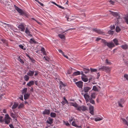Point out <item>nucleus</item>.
<instances>
[{"mask_svg":"<svg viewBox=\"0 0 128 128\" xmlns=\"http://www.w3.org/2000/svg\"><path fill=\"white\" fill-rule=\"evenodd\" d=\"M121 47L123 49L126 50L128 49V46L127 44H125L124 45H123L121 46Z\"/></svg>","mask_w":128,"mask_h":128,"instance_id":"b1692460","label":"nucleus"},{"mask_svg":"<svg viewBox=\"0 0 128 128\" xmlns=\"http://www.w3.org/2000/svg\"><path fill=\"white\" fill-rule=\"evenodd\" d=\"M103 118H100L99 117H98L95 118L94 120L95 121L97 122L102 120H103Z\"/></svg>","mask_w":128,"mask_h":128,"instance_id":"5701e85b","label":"nucleus"},{"mask_svg":"<svg viewBox=\"0 0 128 128\" xmlns=\"http://www.w3.org/2000/svg\"><path fill=\"white\" fill-rule=\"evenodd\" d=\"M75 28H70V29H68V30H65L64 32H62L64 33L65 32H67L69 30H75Z\"/></svg>","mask_w":128,"mask_h":128,"instance_id":"5fc2aeb1","label":"nucleus"},{"mask_svg":"<svg viewBox=\"0 0 128 128\" xmlns=\"http://www.w3.org/2000/svg\"><path fill=\"white\" fill-rule=\"evenodd\" d=\"M112 14L113 15L116 16V17H117V16H118V17H119V16H118V14L116 12H113L112 13Z\"/></svg>","mask_w":128,"mask_h":128,"instance_id":"a18cd8bd","label":"nucleus"},{"mask_svg":"<svg viewBox=\"0 0 128 128\" xmlns=\"http://www.w3.org/2000/svg\"><path fill=\"white\" fill-rule=\"evenodd\" d=\"M24 80L26 81H27L29 79V77L27 75H26L24 77Z\"/></svg>","mask_w":128,"mask_h":128,"instance_id":"7c9ffc66","label":"nucleus"},{"mask_svg":"<svg viewBox=\"0 0 128 128\" xmlns=\"http://www.w3.org/2000/svg\"><path fill=\"white\" fill-rule=\"evenodd\" d=\"M125 22L128 24V14H127L125 17H124Z\"/></svg>","mask_w":128,"mask_h":128,"instance_id":"dca6fc26","label":"nucleus"},{"mask_svg":"<svg viewBox=\"0 0 128 128\" xmlns=\"http://www.w3.org/2000/svg\"><path fill=\"white\" fill-rule=\"evenodd\" d=\"M81 78L82 80L85 82H86L88 80V79L87 78L84 77L83 76H82Z\"/></svg>","mask_w":128,"mask_h":128,"instance_id":"a878e982","label":"nucleus"},{"mask_svg":"<svg viewBox=\"0 0 128 128\" xmlns=\"http://www.w3.org/2000/svg\"><path fill=\"white\" fill-rule=\"evenodd\" d=\"M10 116L14 118H16V116L14 114L13 112H10Z\"/></svg>","mask_w":128,"mask_h":128,"instance_id":"2f4dec72","label":"nucleus"},{"mask_svg":"<svg viewBox=\"0 0 128 128\" xmlns=\"http://www.w3.org/2000/svg\"><path fill=\"white\" fill-rule=\"evenodd\" d=\"M91 88L88 87H84L83 90L85 92H87L90 90Z\"/></svg>","mask_w":128,"mask_h":128,"instance_id":"9b49d317","label":"nucleus"},{"mask_svg":"<svg viewBox=\"0 0 128 128\" xmlns=\"http://www.w3.org/2000/svg\"><path fill=\"white\" fill-rule=\"evenodd\" d=\"M80 72L79 71H77L73 73V76H76L78 75H79L80 74Z\"/></svg>","mask_w":128,"mask_h":128,"instance_id":"4be33fe9","label":"nucleus"},{"mask_svg":"<svg viewBox=\"0 0 128 128\" xmlns=\"http://www.w3.org/2000/svg\"><path fill=\"white\" fill-rule=\"evenodd\" d=\"M98 70L108 72L110 71V68L108 66H103L98 68Z\"/></svg>","mask_w":128,"mask_h":128,"instance_id":"7ed1b4c3","label":"nucleus"},{"mask_svg":"<svg viewBox=\"0 0 128 128\" xmlns=\"http://www.w3.org/2000/svg\"><path fill=\"white\" fill-rule=\"evenodd\" d=\"M89 105V110H90V113L92 115H94V107L92 106L91 104H90L88 103L87 105Z\"/></svg>","mask_w":128,"mask_h":128,"instance_id":"39448f33","label":"nucleus"},{"mask_svg":"<svg viewBox=\"0 0 128 128\" xmlns=\"http://www.w3.org/2000/svg\"><path fill=\"white\" fill-rule=\"evenodd\" d=\"M34 73V71L29 70L28 72L27 73V74L30 76H33Z\"/></svg>","mask_w":128,"mask_h":128,"instance_id":"4468645a","label":"nucleus"},{"mask_svg":"<svg viewBox=\"0 0 128 128\" xmlns=\"http://www.w3.org/2000/svg\"><path fill=\"white\" fill-rule=\"evenodd\" d=\"M34 84V82L33 81H32L30 82L27 84V85L29 86H30L31 85L33 84Z\"/></svg>","mask_w":128,"mask_h":128,"instance_id":"bb28decb","label":"nucleus"},{"mask_svg":"<svg viewBox=\"0 0 128 128\" xmlns=\"http://www.w3.org/2000/svg\"><path fill=\"white\" fill-rule=\"evenodd\" d=\"M120 30H121L119 27L118 26H117L116 27V32H119Z\"/></svg>","mask_w":128,"mask_h":128,"instance_id":"58836bf2","label":"nucleus"},{"mask_svg":"<svg viewBox=\"0 0 128 128\" xmlns=\"http://www.w3.org/2000/svg\"><path fill=\"white\" fill-rule=\"evenodd\" d=\"M5 116L6 118L7 119H9L10 118V117L8 115V114H6L5 115Z\"/></svg>","mask_w":128,"mask_h":128,"instance_id":"bf43d9fd","label":"nucleus"},{"mask_svg":"<svg viewBox=\"0 0 128 128\" xmlns=\"http://www.w3.org/2000/svg\"><path fill=\"white\" fill-rule=\"evenodd\" d=\"M64 100L62 101V104L64 105L66 104H68V102L67 100L66 99L65 97L63 98Z\"/></svg>","mask_w":128,"mask_h":128,"instance_id":"aec40b11","label":"nucleus"},{"mask_svg":"<svg viewBox=\"0 0 128 128\" xmlns=\"http://www.w3.org/2000/svg\"><path fill=\"white\" fill-rule=\"evenodd\" d=\"M9 122H10L9 121L6 120H5V123L6 124H8Z\"/></svg>","mask_w":128,"mask_h":128,"instance_id":"774afa93","label":"nucleus"},{"mask_svg":"<svg viewBox=\"0 0 128 128\" xmlns=\"http://www.w3.org/2000/svg\"><path fill=\"white\" fill-rule=\"evenodd\" d=\"M101 38H97L96 40V41H98L100 40H101Z\"/></svg>","mask_w":128,"mask_h":128,"instance_id":"0e129e2a","label":"nucleus"},{"mask_svg":"<svg viewBox=\"0 0 128 128\" xmlns=\"http://www.w3.org/2000/svg\"><path fill=\"white\" fill-rule=\"evenodd\" d=\"M57 6L59 7L60 8H61L62 9H64V7H63L61 6H59L58 5V6Z\"/></svg>","mask_w":128,"mask_h":128,"instance_id":"69168bd1","label":"nucleus"},{"mask_svg":"<svg viewBox=\"0 0 128 128\" xmlns=\"http://www.w3.org/2000/svg\"><path fill=\"white\" fill-rule=\"evenodd\" d=\"M9 126L10 128H14L13 125L12 124H10L9 125Z\"/></svg>","mask_w":128,"mask_h":128,"instance_id":"338daca9","label":"nucleus"},{"mask_svg":"<svg viewBox=\"0 0 128 128\" xmlns=\"http://www.w3.org/2000/svg\"><path fill=\"white\" fill-rule=\"evenodd\" d=\"M18 27L19 28V30L21 31L24 32V31L25 28L24 26L22 24L18 25Z\"/></svg>","mask_w":128,"mask_h":128,"instance_id":"0eeeda50","label":"nucleus"},{"mask_svg":"<svg viewBox=\"0 0 128 128\" xmlns=\"http://www.w3.org/2000/svg\"><path fill=\"white\" fill-rule=\"evenodd\" d=\"M110 28L111 29V30H112L114 29L115 27L114 25H112L110 26Z\"/></svg>","mask_w":128,"mask_h":128,"instance_id":"6e6d98bb","label":"nucleus"},{"mask_svg":"<svg viewBox=\"0 0 128 128\" xmlns=\"http://www.w3.org/2000/svg\"><path fill=\"white\" fill-rule=\"evenodd\" d=\"M113 40L114 43L117 46L119 44H118V41L116 38L114 39Z\"/></svg>","mask_w":128,"mask_h":128,"instance_id":"393cba45","label":"nucleus"},{"mask_svg":"<svg viewBox=\"0 0 128 128\" xmlns=\"http://www.w3.org/2000/svg\"><path fill=\"white\" fill-rule=\"evenodd\" d=\"M29 96L28 94H26L24 95V99L26 100L28 98Z\"/></svg>","mask_w":128,"mask_h":128,"instance_id":"3c124183","label":"nucleus"},{"mask_svg":"<svg viewBox=\"0 0 128 128\" xmlns=\"http://www.w3.org/2000/svg\"><path fill=\"white\" fill-rule=\"evenodd\" d=\"M77 110L80 111H82L84 112L88 110V109L86 106L83 105L81 106H78L77 108Z\"/></svg>","mask_w":128,"mask_h":128,"instance_id":"20e7f679","label":"nucleus"},{"mask_svg":"<svg viewBox=\"0 0 128 128\" xmlns=\"http://www.w3.org/2000/svg\"><path fill=\"white\" fill-rule=\"evenodd\" d=\"M30 43L32 44L33 43H35L36 41L34 38H31L29 41Z\"/></svg>","mask_w":128,"mask_h":128,"instance_id":"473e14b6","label":"nucleus"},{"mask_svg":"<svg viewBox=\"0 0 128 128\" xmlns=\"http://www.w3.org/2000/svg\"><path fill=\"white\" fill-rule=\"evenodd\" d=\"M97 33L100 34H102L104 35V33L103 32L101 31L100 30H98V31L97 32Z\"/></svg>","mask_w":128,"mask_h":128,"instance_id":"ea45409f","label":"nucleus"},{"mask_svg":"<svg viewBox=\"0 0 128 128\" xmlns=\"http://www.w3.org/2000/svg\"><path fill=\"white\" fill-rule=\"evenodd\" d=\"M7 1L4 0H4H0V2L2 4H4V5H6V4L7 3Z\"/></svg>","mask_w":128,"mask_h":128,"instance_id":"cd10ccee","label":"nucleus"},{"mask_svg":"<svg viewBox=\"0 0 128 128\" xmlns=\"http://www.w3.org/2000/svg\"><path fill=\"white\" fill-rule=\"evenodd\" d=\"M92 30L93 31H94L97 33V32L98 31V30L96 28H93Z\"/></svg>","mask_w":128,"mask_h":128,"instance_id":"4d7b16f0","label":"nucleus"},{"mask_svg":"<svg viewBox=\"0 0 128 128\" xmlns=\"http://www.w3.org/2000/svg\"><path fill=\"white\" fill-rule=\"evenodd\" d=\"M74 119V118L72 117H71L69 119L68 121L70 123Z\"/></svg>","mask_w":128,"mask_h":128,"instance_id":"603ef678","label":"nucleus"},{"mask_svg":"<svg viewBox=\"0 0 128 128\" xmlns=\"http://www.w3.org/2000/svg\"><path fill=\"white\" fill-rule=\"evenodd\" d=\"M77 86L78 87L81 88L83 86V82L81 81H79L75 83Z\"/></svg>","mask_w":128,"mask_h":128,"instance_id":"6e6552de","label":"nucleus"},{"mask_svg":"<svg viewBox=\"0 0 128 128\" xmlns=\"http://www.w3.org/2000/svg\"><path fill=\"white\" fill-rule=\"evenodd\" d=\"M50 116L54 118L56 116V114L54 113L51 112L50 114Z\"/></svg>","mask_w":128,"mask_h":128,"instance_id":"c9c22d12","label":"nucleus"},{"mask_svg":"<svg viewBox=\"0 0 128 128\" xmlns=\"http://www.w3.org/2000/svg\"><path fill=\"white\" fill-rule=\"evenodd\" d=\"M58 51L59 52L62 54V55L65 57L67 59H68V56H66L64 54V53L61 50H58Z\"/></svg>","mask_w":128,"mask_h":128,"instance_id":"6ab92c4d","label":"nucleus"},{"mask_svg":"<svg viewBox=\"0 0 128 128\" xmlns=\"http://www.w3.org/2000/svg\"><path fill=\"white\" fill-rule=\"evenodd\" d=\"M109 2L112 4L113 5L114 3V2L112 0H110L109 1Z\"/></svg>","mask_w":128,"mask_h":128,"instance_id":"680f3d73","label":"nucleus"},{"mask_svg":"<svg viewBox=\"0 0 128 128\" xmlns=\"http://www.w3.org/2000/svg\"><path fill=\"white\" fill-rule=\"evenodd\" d=\"M124 77L128 80V75L127 74H124Z\"/></svg>","mask_w":128,"mask_h":128,"instance_id":"864d4df0","label":"nucleus"},{"mask_svg":"<svg viewBox=\"0 0 128 128\" xmlns=\"http://www.w3.org/2000/svg\"><path fill=\"white\" fill-rule=\"evenodd\" d=\"M91 98L92 99H94L96 98L95 94L94 93H92L91 95Z\"/></svg>","mask_w":128,"mask_h":128,"instance_id":"f704fd0d","label":"nucleus"},{"mask_svg":"<svg viewBox=\"0 0 128 128\" xmlns=\"http://www.w3.org/2000/svg\"><path fill=\"white\" fill-rule=\"evenodd\" d=\"M58 36L61 39H64L65 38V36L63 35L59 34H58Z\"/></svg>","mask_w":128,"mask_h":128,"instance_id":"c756f323","label":"nucleus"},{"mask_svg":"<svg viewBox=\"0 0 128 128\" xmlns=\"http://www.w3.org/2000/svg\"><path fill=\"white\" fill-rule=\"evenodd\" d=\"M40 53L42 54L43 55H46L47 53L44 47H40Z\"/></svg>","mask_w":128,"mask_h":128,"instance_id":"1a4fd4ad","label":"nucleus"},{"mask_svg":"<svg viewBox=\"0 0 128 128\" xmlns=\"http://www.w3.org/2000/svg\"><path fill=\"white\" fill-rule=\"evenodd\" d=\"M114 32L113 31L109 30L108 32V33L111 34H113Z\"/></svg>","mask_w":128,"mask_h":128,"instance_id":"09e8293b","label":"nucleus"},{"mask_svg":"<svg viewBox=\"0 0 128 128\" xmlns=\"http://www.w3.org/2000/svg\"><path fill=\"white\" fill-rule=\"evenodd\" d=\"M3 117L2 116H0V122H2L3 121V120H2Z\"/></svg>","mask_w":128,"mask_h":128,"instance_id":"052dcab7","label":"nucleus"},{"mask_svg":"<svg viewBox=\"0 0 128 128\" xmlns=\"http://www.w3.org/2000/svg\"><path fill=\"white\" fill-rule=\"evenodd\" d=\"M27 88H24L22 90V93H26L27 91Z\"/></svg>","mask_w":128,"mask_h":128,"instance_id":"8fccbe9b","label":"nucleus"},{"mask_svg":"<svg viewBox=\"0 0 128 128\" xmlns=\"http://www.w3.org/2000/svg\"><path fill=\"white\" fill-rule=\"evenodd\" d=\"M14 6L16 9L17 11L21 15H22L24 14V12L22 9L20 8L15 5H14Z\"/></svg>","mask_w":128,"mask_h":128,"instance_id":"423d86ee","label":"nucleus"},{"mask_svg":"<svg viewBox=\"0 0 128 128\" xmlns=\"http://www.w3.org/2000/svg\"><path fill=\"white\" fill-rule=\"evenodd\" d=\"M18 104L17 102H14V104L12 107V108L14 110L18 106ZM14 110H13V111L14 112Z\"/></svg>","mask_w":128,"mask_h":128,"instance_id":"f8f14e48","label":"nucleus"},{"mask_svg":"<svg viewBox=\"0 0 128 128\" xmlns=\"http://www.w3.org/2000/svg\"><path fill=\"white\" fill-rule=\"evenodd\" d=\"M71 104H72L71 105L75 107L76 108V110H77V108L78 107V104L76 103L74 104L72 103Z\"/></svg>","mask_w":128,"mask_h":128,"instance_id":"c85d7f7f","label":"nucleus"},{"mask_svg":"<svg viewBox=\"0 0 128 128\" xmlns=\"http://www.w3.org/2000/svg\"><path fill=\"white\" fill-rule=\"evenodd\" d=\"M50 110H45L43 112V114H50Z\"/></svg>","mask_w":128,"mask_h":128,"instance_id":"a211bd4d","label":"nucleus"},{"mask_svg":"<svg viewBox=\"0 0 128 128\" xmlns=\"http://www.w3.org/2000/svg\"><path fill=\"white\" fill-rule=\"evenodd\" d=\"M25 33L28 35V36L32 37V35L30 34V32L27 28H26V30L25 31Z\"/></svg>","mask_w":128,"mask_h":128,"instance_id":"9d476101","label":"nucleus"},{"mask_svg":"<svg viewBox=\"0 0 128 128\" xmlns=\"http://www.w3.org/2000/svg\"><path fill=\"white\" fill-rule=\"evenodd\" d=\"M90 70L91 72H96L97 71V70L96 69L92 68H90Z\"/></svg>","mask_w":128,"mask_h":128,"instance_id":"37998d69","label":"nucleus"},{"mask_svg":"<svg viewBox=\"0 0 128 128\" xmlns=\"http://www.w3.org/2000/svg\"><path fill=\"white\" fill-rule=\"evenodd\" d=\"M71 73L72 71L69 70H68L67 72V74H70Z\"/></svg>","mask_w":128,"mask_h":128,"instance_id":"e2e57ef3","label":"nucleus"},{"mask_svg":"<svg viewBox=\"0 0 128 128\" xmlns=\"http://www.w3.org/2000/svg\"><path fill=\"white\" fill-rule=\"evenodd\" d=\"M111 62L108 61V60L107 59L106 60V64L109 65L111 64Z\"/></svg>","mask_w":128,"mask_h":128,"instance_id":"79ce46f5","label":"nucleus"},{"mask_svg":"<svg viewBox=\"0 0 128 128\" xmlns=\"http://www.w3.org/2000/svg\"><path fill=\"white\" fill-rule=\"evenodd\" d=\"M118 106H119L121 107H123L122 105V104L120 102H118Z\"/></svg>","mask_w":128,"mask_h":128,"instance_id":"13d9d810","label":"nucleus"},{"mask_svg":"<svg viewBox=\"0 0 128 128\" xmlns=\"http://www.w3.org/2000/svg\"><path fill=\"white\" fill-rule=\"evenodd\" d=\"M63 123L64 124H65L67 126H70V124L68 123V121L66 122L64 120L63 121Z\"/></svg>","mask_w":128,"mask_h":128,"instance_id":"4c0bfd02","label":"nucleus"},{"mask_svg":"<svg viewBox=\"0 0 128 128\" xmlns=\"http://www.w3.org/2000/svg\"><path fill=\"white\" fill-rule=\"evenodd\" d=\"M84 98L86 103H87L89 101L91 104H94L95 102L94 100H93V99L91 98V97L88 95V93H86L84 94Z\"/></svg>","mask_w":128,"mask_h":128,"instance_id":"f257e3e1","label":"nucleus"},{"mask_svg":"<svg viewBox=\"0 0 128 128\" xmlns=\"http://www.w3.org/2000/svg\"><path fill=\"white\" fill-rule=\"evenodd\" d=\"M72 125L75 127H78V126L75 123V122L74 121H73L72 123Z\"/></svg>","mask_w":128,"mask_h":128,"instance_id":"c03bdc74","label":"nucleus"},{"mask_svg":"<svg viewBox=\"0 0 128 128\" xmlns=\"http://www.w3.org/2000/svg\"><path fill=\"white\" fill-rule=\"evenodd\" d=\"M19 46L21 49H22L24 50H26V48H24V46L23 45H22V44L19 45Z\"/></svg>","mask_w":128,"mask_h":128,"instance_id":"de8ad7c7","label":"nucleus"},{"mask_svg":"<svg viewBox=\"0 0 128 128\" xmlns=\"http://www.w3.org/2000/svg\"><path fill=\"white\" fill-rule=\"evenodd\" d=\"M101 42L104 43L105 45L107 46L110 48H113L114 46V45L112 42H106L104 40L102 39Z\"/></svg>","mask_w":128,"mask_h":128,"instance_id":"f03ea898","label":"nucleus"},{"mask_svg":"<svg viewBox=\"0 0 128 128\" xmlns=\"http://www.w3.org/2000/svg\"><path fill=\"white\" fill-rule=\"evenodd\" d=\"M84 72L86 74L88 73L90 71V70L88 69L84 68Z\"/></svg>","mask_w":128,"mask_h":128,"instance_id":"72a5a7b5","label":"nucleus"},{"mask_svg":"<svg viewBox=\"0 0 128 128\" xmlns=\"http://www.w3.org/2000/svg\"><path fill=\"white\" fill-rule=\"evenodd\" d=\"M24 106V105L23 104H21L18 106V108H22Z\"/></svg>","mask_w":128,"mask_h":128,"instance_id":"49530a36","label":"nucleus"},{"mask_svg":"<svg viewBox=\"0 0 128 128\" xmlns=\"http://www.w3.org/2000/svg\"><path fill=\"white\" fill-rule=\"evenodd\" d=\"M66 86V85L64 84L62 82H60V88L61 90L62 87H64Z\"/></svg>","mask_w":128,"mask_h":128,"instance_id":"2eb2a0df","label":"nucleus"},{"mask_svg":"<svg viewBox=\"0 0 128 128\" xmlns=\"http://www.w3.org/2000/svg\"><path fill=\"white\" fill-rule=\"evenodd\" d=\"M121 119L122 121V123L124 124L127 125L128 126V122L125 119L122 118Z\"/></svg>","mask_w":128,"mask_h":128,"instance_id":"f3484780","label":"nucleus"},{"mask_svg":"<svg viewBox=\"0 0 128 128\" xmlns=\"http://www.w3.org/2000/svg\"><path fill=\"white\" fill-rule=\"evenodd\" d=\"M18 60L22 64H23L24 63V62L20 58V56L18 57Z\"/></svg>","mask_w":128,"mask_h":128,"instance_id":"a19ab883","label":"nucleus"},{"mask_svg":"<svg viewBox=\"0 0 128 128\" xmlns=\"http://www.w3.org/2000/svg\"><path fill=\"white\" fill-rule=\"evenodd\" d=\"M48 119L46 121L47 122L50 124H52L53 122V119L50 117H48Z\"/></svg>","mask_w":128,"mask_h":128,"instance_id":"ddd939ff","label":"nucleus"},{"mask_svg":"<svg viewBox=\"0 0 128 128\" xmlns=\"http://www.w3.org/2000/svg\"><path fill=\"white\" fill-rule=\"evenodd\" d=\"M92 90L95 91H98V89L97 88L96 86H93Z\"/></svg>","mask_w":128,"mask_h":128,"instance_id":"e433bc0d","label":"nucleus"},{"mask_svg":"<svg viewBox=\"0 0 128 128\" xmlns=\"http://www.w3.org/2000/svg\"><path fill=\"white\" fill-rule=\"evenodd\" d=\"M43 60L49 62L50 60V58L46 55L45 56L43 57Z\"/></svg>","mask_w":128,"mask_h":128,"instance_id":"412c9836","label":"nucleus"}]
</instances>
